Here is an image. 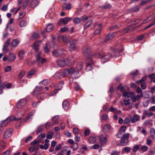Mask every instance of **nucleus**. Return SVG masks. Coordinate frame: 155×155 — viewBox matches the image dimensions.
Returning <instances> with one entry per match:
<instances>
[{
    "mask_svg": "<svg viewBox=\"0 0 155 155\" xmlns=\"http://www.w3.org/2000/svg\"><path fill=\"white\" fill-rule=\"evenodd\" d=\"M22 119L21 118H17L14 116H11L5 120L2 121L0 123V125L2 127L5 126L9 122L14 120H21Z\"/></svg>",
    "mask_w": 155,
    "mask_h": 155,
    "instance_id": "f257e3e1",
    "label": "nucleus"
},
{
    "mask_svg": "<svg viewBox=\"0 0 155 155\" xmlns=\"http://www.w3.org/2000/svg\"><path fill=\"white\" fill-rule=\"evenodd\" d=\"M130 136V134L129 133H127L123 135L121 138L119 145L121 146H125L127 145L129 142L128 139Z\"/></svg>",
    "mask_w": 155,
    "mask_h": 155,
    "instance_id": "f03ea898",
    "label": "nucleus"
},
{
    "mask_svg": "<svg viewBox=\"0 0 155 155\" xmlns=\"http://www.w3.org/2000/svg\"><path fill=\"white\" fill-rule=\"evenodd\" d=\"M85 70L87 71L91 70L94 66V63L91 58H87Z\"/></svg>",
    "mask_w": 155,
    "mask_h": 155,
    "instance_id": "7ed1b4c3",
    "label": "nucleus"
},
{
    "mask_svg": "<svg viewBox=\"0 0 155 155\" xmlns=\"http://www.w3.org/2000/svg\"><path fill=\"white\" fill-rule=\"evenodd\" d=\"M68 69V73L71 74L72 77L75 78H77L80 76L79 71H76L74 68L71 67Z\"/></svg>",
    "mask_w": 155,
    "mask_h": 155,
    "instance_id": "20e7f679",
    "label": "nucleus"
},
{
    "mask_svg": "<svg viewBox=\"0 0 155 155\" xmlns=\"http://www.w3.org/2000/svg\"><path fill=\"white\" fill-rule=\"evenodd\" d=\"M40 88L38 87L36 88L34 91L35 93H38V94L37 96V98L38 99L43 100L46 98L47 96V94L44 92H41V93H38L37 91H38Z\"/></svg>",
    "mask_w": 155,
    "mask_h": 155,
    "instance_id": "39448f33",
    "label": "nucleus"
},
{
    "mask_svg": "<svg viewBox=\"0 0 155 155\" xmlns=\"http://www.w3.org/2000/svg\"><path fill=\"white\" fill-rule=\"evenodd\" d=\"M99 142L102 145L106 144L108 141L107 135L105 134H101L99 137Z\"/></svg>",
    "mask_w": 155,
    "mask_h": 155,
    "instance_id": "423d86ee",
    "label": "nucleus"
},
{
    "mask_svg": "<svg viewBox=\"0 0 155 155\" xmlns=\"http://www.w3.org/2000/svg\"><path fill=\"white\" fill-rule=\"evenodd\" d=\"M65 50L64 49L54 50L52 52V55L56 57L62 56L64 54L63 52Z\"/></svg>",
    "mask_w": 155,
    "mask_h": 155,
    "instance_id": "0eeeda50",
    "label": "nucleus"
},
{
    "mask_svg": "<svg viewBox=\"0 0 155 155\" xmlns=\"http://www.w3.org/2000/svg\"><path fill=\"white\" fill-rule=\"evenodd\" d=\"M58 65L60 67L64 66L67 65L69 63V61L66 58L62 59H58L57 61Z\"/></svg>",
    "mask_w": 155,
    "mask_h": 155,
    "instance_id": "6e6552de",
    "label": "nucleus"
},
{
    "mask_svg": "<svg viewBox=\"0 0 155 155\" xmlns=\"http://www.w3.org/2000/svg\"><path fill=\"white\" fill-rule=\"evenodd\" d=\"M26 100L25 99H21L16 104V107L19 109L22 108L26 104Z\"/></svg>",
    "mask_w": 155,
    "mask_h": 155,
    "instance_id": "1a4fd4ad",
    "label": "nucleus"
},
{
    "mask_svg": "<svg viewBox=\"0 0 155 155\" xmlns=\"http://www.w3.org/2000/svg\"><path fill=\"white\" fill-rule=\"evenodd\" d=\"M72 19L71 18L65 17L63 18H61L58 22L59 25H61V23H63L64 25L67 24L69 22L71 21Z\"/></svg>",
    "mask_w": 155,
    "mask_h": 155,
    "instance_id": "9d476101",
    "label": "nucleus"
},
{
    "mask_svg": "<svg viewBox=\"0 0 155 155\" xmlns=\"http://www.w3.org/2000/svg\"><path fill=\"white\" fill-rule=\"evenodd\" d=\"M36 61L39 64H43L46 61V60L45 59L42 58L41 57L40 53H39L36 55Z\"/></svg>",
    "mask_w": 155,
    "mask_h": 155,
    "instance_id": "9b49d317",
    "label": "nucleus"
},
{
    "mask_svg": "<svg viewBox=\"0 0 155 155\" xmlns=\"http://www.w3.org/2000/svg\"><path fill=\"white\" fill-rule=\"evenodd\" d=\"M111 55L110 53L107 54H103L101 59V61L103 62H105L108 61L111 57Z\"/></svg>",
    "mask_w": 155,
    "mask_h": 155,
    "instance_id": "f8f14e48",
    "label": "nucleus"
},
{
    "mask_svg": "<svg viewBox=\"0 0 155 155\" xmlns=\"http://www.w3.org/2000/svg\"><path fill=\"white\" fill-rule=\"evenodd\" d=\"M12 131V130L11 128L7 129L5 132L3 136L4 138L5 139L8 138L11 135Z\"/></svg>",
    "mask_w": 155,
    "mask_h": 155,
    "instance_id": "ddd939ff",
    "label": "nucleus"
},
{
    "mask_svg": "<svg viewBox=\"0 0 155 155\" xmlns=\"http://www.w3.org/2000/svg\"><path fill=\"white\" fill-rule=\"evenodd\" d=\"M140 120V116L136 114H134L132 117L131 121V123H134L139 121Z\"/></svg>",
    "mask_w": 155,
    "mask_h": 155,
    "instance_id": "4468645a",
    "label": "nucleus"
},
{
    "mask_svg": "<svg viewBox=\"0 0 155 155\" xmlns=\"http://www.w3.org/2000/svg\"><path fill=\"white\" fill-rule=\"evenodd\" d=\"M135 93L134 92H127L126 91H124L123 94V96L125 97L129 98L132 97L134 96Z\"/></svg>",
    "mask_w": 155,
    "mask_h": 155,
    "instance_id": "2eb2a0df",
    "label": "nucleus"
},
{
    "mask_svg": "<svg viewBox=\"0 0 155 155\" xmlns=\"http://www.w3.org/2000/svg\"><path fill=\"white\" fill-rule=\"evenodd\" d=\"M64 84V82L61 81L59 82L58 84H56L54 85V89L56 90H61L63 87Z\"/></svg>",
    "mask_w": 155,
    "mask_h": 155,
    "instance_id": "dca6fc26",
    "label": "nucleus"
},
{
    "mask_svg": "<svg viewBox=\"0 0 155 155\" xmlns=\"http://www.w3.org/2000/svg\"><path fill=\"white\" fill-rule=\"evenodd\" d=\"M35 110H32L27 115L26 118L25 119V122H27L30 121L31 119V117L35 113Z\"/></svg>",
    "mask_w": 155,
    "mask_h": 155,
    "instance_id": "f3484780",
    "label": "nucleus"
},
{
    "mask_svg": "<svg viewBox=\"0 0 155 155\" xmlns=\"http://www.w3.org/2000/svg\"><path fill=\"white\" fill-rule=\"evenodd\" d=\"M111 129V127L109 124H106L103 127L102 131L105 133L109 132Z\"/></svg>",
    "mask_w": 155,
    "mask_h": 155,
    "instance_id": "a211bd4d",
    "label": "nucleus"
},
{
    "mask_svg": "<svg viewBox=\"0 0 155 155\" xmlns=\"http://www.w3.org/2000/svg\"><path fill=\"white\" fill-rule=\"evenodd\" d=\"M39 3V2L37 0H32L30 2V6L34 8L38 5Z\"/></svg>",
    "mask_w": 155,
    "mask_h": 155,
    "instance_id": "6ab92c4d",
    "label": "nucleus"
},
{
    "mask_svg": "<svg viewBox=\"0 0 155 155\" xmlns=\"http://www.w3.org/2000/svg\"><path fill=\"white\" fill-rule=\"evenodd\" d=\"M116 33L114 32L112 34H109L107 35L106 38L105 40V42H107L108 41L112 39L116 35Z\"/></svg>",
    "mask_w": 155,
    "mask_h": 155,
    "instance_id": "aec40b11",
    "label": "nucleus"
},
{
    "mask_svg": "<svg viewBox=\"0 0 155 155\" xmlns=\"http://www.w3.org/2000/svg\"><path fill=\"white\" fill-rule=\"evenodd\" d=\"M42 41L41 40H39L35 41L34 44V49L35 51H37L38 50V47L41 43Z\"/></svg>",
    "mask_w": 155,
    "mask_h": 155,
    "instance_id": "412c9836",
    "label": "nucleus"
},
{
    "mask_svg": "<svg viewBox=\"0 0 155 155\" xmlns=\"http://www.w3.org/2000/svg\"><path fill=\"white\" fill-rule=\"evenodd\" d=\"M90 50L89 48H85L84 49L83 51V54L84 55L86 56L87 58H89L90 55Z\"/></svg>",
    "mask_w": 155,
    "mask_h": 155,
    "instance_id": "4be33fe9",
    "label": "nucleus"
},
{
    "mask_svg": "<svg viewBox=\"0 0 155 155\" xmlns=\"http://www.w3.org/2000/svg\"><path fill=\"white\" fill-rule=\"evenodd\" d=\"M76 48V46L75 44L73 41H71L70 42V45L69 48V50L70 51H73L75 50Z\"/></svg>",
    "mask_w": 155,
    "mask_h": 155,
    "instance_id": "5701e85b",
    "label": "nucleus"
},
{
    "mask_svg": "<svg viewBox=\"0 0 155 155\" xmlns=\"http://www.w3.org/2000/svg\"><path fill=\"white\" fill-rule=\"evenodd\" d=\"M71 4L69 3L68 4L64 3L62 6V8L64 10H69L71 8Z\"/></svg>",
    "mask_w": 155,
    "mask_h": 155,
    "instance_id": "b1692460",
    "label": "nucleus"
},
{
    "mask_svg": "<svg viewBox=\"0 0 155 155\" xmlns=\"http://www.w3.org/2000/svg\"><path fill=\"white\" fill-rule=\"evenodd\" d=\"M16 58V56L14 54L11 53L9 54L7 60L9 62L14 61Z\"/></svg>",
    "mask_w": 155,
    "mask_h": 155,
    "instance_id": "393cba45",
    "label": "nucleus"
},
{
    "mask_svg": "<svg viewBox=\"0 0 155 155\" xmlns=\"http://www.w3.org/2000/svg\"><path fill=\"white\" fill-rule=\"evenodd\" d=\"M69 102L67 101H64L62 103V107L63 109L65 110H67L69 108Z\"/></svg>",
    "mask_w": 155,
    "mask_h": 155,
    "instance_id": "a878e982",
    "label": "nucleus"
},
{
    "mask_svg": "<svg viewBox=\"0 0 155 155\" xmlns=\"http://www.w3.org/2000/svg\"><path fill=\"white\" fill-rule=\"evenodd\" d=\"M59 119V117L58 116H55L52 118L53 122L51 124V126H54L57 124L58 122V120Z\"/></svg>",
    "mask_w": 155,
    "mask_h": 155,
    "instance_id": "bb28decb",
    "label": "nucleus"
},
{
    "mask_svg": "<svg viewBox=\"0 0 155 155\" xmlns=\"http://www.w3.org/2000/svg\"><path fill=\"white\" fill-rule=\"evenodd\" d=\"M54 26L52 24H49L46 27V31L47 32H50L53 29Z\"/></svg>",
    "mask_w": 155,
    "mask_h": 155,
    "instance_id": "cd10ccee",
    "label": "nucleus"
},
{
    "mask_svg": "<svg viewBox=\"0 0 155 155\" xmlns=\"http://www.w3.org/2000/svg\"><path fill=\"white\" fill-rule=\"evenodd\" d=\"M19 42L20 41L18 40L17 39H14L12 42V46L13 47H15L18 46Z\"/></svg>",
    "mask_w": 155,
    "mask_h": 155,
    "instance_id": "c85d7f7f",
    "label": "nucleus"
},
{
    "mask_svg": "<svg viewBox=\"0 0 155 155\" xmlns=\"http://www.w3.org/2000/svg\"><path fill=\"white\" fill-rule=\"evenodd\" d=\"M96 140V138L95 136H91L88 139V141L91 143H94Z\"/></svg>",
    "mask_w": 155,
    "mask_h": 155,
    "instance_id": "c756f323",
    "label": "nucleus"
},
{
    "mask_svg": "<svg viewBox=\"0 0 155 155\" xmlns=\"http://www.w3.org/2000/svg\"><path fill=\"white\" fill-rule=\"evenodd\" d=\"M102 28V25L101 24H99L98 28L96 29V31L94 32V35H96L100 34L101 32V31Z\"/></svg>",
    "mask_w": 155,
    "mask_h": 155,
    "instance_id": "7c9ffc66",
    "label": "nucleus"
},
{
    "mask_svg": "<svg viewBox=\"0 0 155 155\" xmlns=\"http://www.w3.org/2000/svg\"><path fill=\"white\" fill-rule=\"evenodd\" d=\"M154 19H155V18H154L153 17L151 16L150 15L148 17H147L146 19L144 20L142 23L143 24H144L146 23H147L150 21H151V20H153V21H154Z\"/></svg>",
    "mask_w": 155,
    "mask_h": 155,
    "instance_id": "2f4dec72",
    "label": "nucleus"
},
{
    "mask_svg": "<svg viewBox=\"0 0 155 155\" xmlns=\"http://www.w3.org/2000/svg\"><path fill=\"white\" fill-rule=\"evenodd\" d=\"M92 22V20H90L86 23L84 25V28L85 29L89 28L91 25Z\"/></svg>",
    "mask_w": 155,
    "mask_h": 155,
    "instance_id": "473e14b6",
    "label": "nucleus"
},
{
    "mask_svg": "<svg viewBox=\"0 0 155 155\" xmlns=\"http://www.w3.org/2000/svg\"><path fill=\"white\" fill-rule=\"evenodd\" d=\"M77 71H79L81 70L83 67V63L82 62L78 63L77 65Z\"/></svg>",
    "mask_w": 155,
    "mask_h": 155,
    "instance_id": "72a5a7b5",
    "label": "nucleus"
},
{
    "mask_svg": "<svg viewBox=\"0 0 155 155\" xmlns=\"http://www.w3.org/2000/svg\"><path fill=\"white\" fill-rule=\"evenodd\" d=\"M129 10L130 12H139L140 10L139 8L137 6L136 7H134L132 8H130L129 9Z\"/></svg>",
    "mask_w": 155,
    "mask_h": 155,
    "instance_id": "f704fd0d",
    "label": "nucleus"
},
{
    "mask_svg": "<svg viewBox=\"0 0 155 155\" xmlns=\"http://www.w3.org/2000/svg\"><path fill=\"white\" fill-rule=\"evenodd\" d=\"M150 134L153 139H155V130L153 128H151L150 130Z\"/></svg>",
    "mask_w": 155,
    "mask_h": 155,
    "instance_id": "c9c22d12",
    "label": "nucleus"
},
{
    "mask_svg": "<svg viewBox=\"0 0 155 155\" xmlns=\"http://www.w3.org/2000/svg\"><path fill=\"white\" fill-rule=\"evenodd\" d=\"M140 96L137 95L135 96H133L131 97V100L133 102H135L137 101H139L140 99Z\"/></svg>",
    "mask_w": 155,
    "mask_h": 155,
    "instance_id": "e433bc0d",
    "label": "nucleus"
},
{
    "mask_svg": "<svg viewBox=\"0 0 155 155\" xmlns=\"http://www.w3.org/2000/svg\"><path fill=\"white\" fill-rule=\"evenodd\" d=\"M25 54V52L24 50H21L18 52V55L20 60H21L23 58V55Z\"/></svg>",
    "mask_w": 155,
    "mask_h": 155,
    "instance_id": "4c0bfd02",
    "label": "nucleus"
},
{
    "mask_svg": "<svg viewBox=\"0 0 155 155\" xmlns=\"http://www.w3.org/2000/svg\"><path fill=\"white\" fill-rule=\"evenodd\" d=\"M27 25V22L26 20H22L19 23V26L21 27H25Z\"/></svg>",
    "mask_w": 155,
    "mask_h": 155,
    "instance_id": "58836bf2",
    "label": "nucleus"
},
{
    "mask_svg": "<svg viewBox=\"0 0 155 155\" xmlns=\"http://www.w3.org/2000/svg\"><path fill=\"white\" fill-rule=\"evenodd\" d=\"M39 37V34L37 33H33L31 36L30 39L33 40L37 39Z\"/></svg>",
    "mask_w": 155,
    "mask_h": 155,
    "instance_id": "ea45409f",
    "label": "nucleus"
},
{
    "mask_svg": "<svg viewBox=\"0 0 155 155\" xmlns=\"http://www.w3.org/2000/svg\"><path fill=\"white\" fill-rule=\"evenodd\" d=\"M62 77L61 72L56 73L54 75V78L57 79L61 78Z\"/></svg>",
    "mask_w": 155,
    "mask_h": 155,
    "instance_id": "a19ab883",
    "label": "nucleus"
},
{
    "mask_svg": "<svg viewBox=\"0 0 155 155\" xmlns=\"http://www.w3.org/2000/svg\"><path fill=\"white\" fill-rule=\"evenodd\" d=\"M25 71L24 70L21 71L18 75V78L19 79H21L25 74Z\"/></svg>",
    "mask_w": 155,
    "mask_h": 155,
    "instance_id": "79ce46f5",
    "label": "nucleus"
},
{
    "mask_svg": "<svg viewBox=\"0 0 155 155\" xmlns=\"http://www.w3.org/2000/svg\"><path fill=\"white\" fill-rule=\"evenodd\" d=\"M73 21L75 24H78L81 22V20L80 18L78 17H76L73 19Z\"/></svg>",
    "mask_w": 155,
    "mask_h": 155,
    "instance_id": "37998d69",
    "label": "nucleus"
},
{
    "mask_svg": "<svg viewBox=\"0 0 155 155\" xmlns=\"http://www.w3.org/2000/svg\"><path fill=\"white\" fill-rule=\"evenodd\" d=\"M50 81L49 80L45 79L43 80L42 81L40 82V84H41L43 85H45L48 84Z\"/></svg>",
    "mask_w": 155,
    "mask_h": 155,
    "instance_id": "c03bdc74",
    "label": "nucleus"
},
{
    "mask_svg": "<svg viewBox=\"0 0 155 155\" xmlns=\"http://www.w3.org/2000/svg\"><path fill=\"white\" fill-rule=\"evenodd\" d=\"M48 145H49V143H45L44 145H40V147L41 149L47 150L48 148Z\"/></svg>",
    "mask_w": 155,
    "mask_h": 155,
    "instance_id": "a18cd8bd",
    "label": "nucleus"
},
{
    "mask_svg": "<svg viewBox=\"0 0 155 155\" xmlns=\"http://www.w3.org/2000/svg\"><path fill=\"white\" fill-rule=\"evenodd\" d=\"M69 74L68 69H65L62 72H61L62 76L63 77H66Z\"/></svg>",
    "mask_w": 155,
    "mask_h": 155,
    "instance_id": "49530a36",
    "label": "nucleus"
},
{
    "mask_svg": "<svg viewBox=\"0 0 155 155\" xmlns=\"http://www.w3.org/2000/svg\"><path fill=\"white\" fill-rule=\"evenodd\" d=\"M103 54L102 53L98 52L96 53L94 55V56L97 58H102Z\"/></svg>",
    "mask_w": 155,
    "mask_h": 155,
    "instance_id": "de8ad7c7",
    "label": "nucleus"
},
{
    "mask_svg": "<svg viewBox=\"0 0 155 155\" xmlns=\"http://www.w3.org/2000/svg\"><path fill=\"white\" fill-rule=\"evenodd\" d=\"M140 146L138 145H135L133 148V151L134 152H136L139 148Z\"/></svg>",
    "mask_w": 155,
    "mask_h": 155,
    "instance_id": "09e8293b",
    "label": "nucleus"
},
{
    "mask_svg": "<svg viewBox=\"0 0 155 155\" xmlns=\"http://www.w3.org/2000/svg\"><path fill=\"white\" fill-rule=\"evenodd\" d=\"M88 17L86 15H83L80 18L81 21H82L84 22L86 21L88 19Z\"/></svg>",
    "mask_w": 155,
    "mask_h": 155,
    "instance_id": "8fccbe9b",
    "label": "nucleus"
},
{
    "mask_svg": "<svg viewBox=\"0 0 155 155\" xmlns=\"http://www.w3.org/2000/svg\"><path fill=\"white\" fill-rule=\"evenodd\" d=\"M35 73V71L33 70L32 69L27 74L28 76H30L34 74Z\"/></svg>",
    "mask_w": 155,
    "mask_h": 155,
    "instance_id": "3c124183",
    "label": "nucleus"
},
{
    "mask_svg": "<svg viewBox=\"0 0 155 155\" xmlns=\"http://www.w3.org/2000/svg\"><path fill=\"white\" fill-rule=\"evenodd\" d=\"M131 27V26H128L127 28L124 29L123 30V32L124 33H126L129 31H131L133 30V29H131L130 28Z\"/></svg>",
    "mask_w": 155,
    "mask_h": 155,
    "instance_id": "603ef678",
    "label": "nucleus"
},
{
    "mask_svg": "<svg viewBox=\"0 0 155 155\" xmlns=\"http://www.w3.org/2000/svg\"><path fill=\"white\" fill-rule=\"evenodd\" d=\"M25 15V12H23L20 13L19 14V16L18 18V19H21L23 18Z\"/></svg>",
    "mask_w": 155,
    "mask_h": 155,
    "instance_id": "864d4df0",
    "label": "nucleus"
},
{
    "mask_svg": "<svg viewBox=\"0 0 155 155\" xmlns=\"http://www.w3.org/2000/svg\"><path fill=\"white\" fill-rule=\"evenodd\" d=\"M53 135L54 134L53 132H51L50 133H49L47 135L46 138L48 139H51L52 138Z\"/></svg>",
    "mask_w": 155,
    "mask_h": 155,
    "instance_id": "5fc2aeb1",
    "label": "nucleus"
},
{
    "mask_svg": "<svg viewBox=\"0 0 155 155\" xmlns=\"http://www.w3.org/2000/svg\"><path fill=\"white\" fill-rule=\"evenodd\" d=\"M124 104L126 106H127L129 105L130 103V99L125 100H123Z\"/></svg>",
    "mask_w": 155,
    "mask_h": 155,
    "instance_id": "6e6d98bb",
    "label": "nucleus"
},
{
    "mask_svg": "<svg viewBox=\"0 0 155 155\" xmlns=\"http://www.w3.org/2000/svg\"><path fill=\"white\" fill-rule=\"evenodd\" d=\"M29 0H25L23 2V9H24L26 7L28 4V2Z\"/></svg>",
    "mask_w": 155,
    "mask_h": 155,
    "instance_id": "4d7b16f0",
    "label": "nucleus"
},
{
    "mask_svg": "<svg viewBox=\"0 0 155 155\" xmlns=\"http://www.w3.org/2000/svg\"><path fill=\"white\" fill-rule=\"evenodd\" d=\"M146 77H143L140 80L136 81V83H142L143 82L146 81Z\"/></svg>",
    "mask_w": 155,
    "mask_h": 155,
    "instance_id": "13d9d810",
    "label": "nucleus"
},
{
    "mask_svg": "<svg viewBox=\"0 0 155 155\" xmlns=\"http://www.w3.org/2000/svg\"><path fill=\"white\" fill-rule=\"evenodd\" d=\"M150 1L149 0H142L141 1L140 3V6L145 5L146 4Z\"/></svg>",
    "mask_w": 155,
    "mask_h": 155,
    "instance_id": "bf43d9fd",
    "label": "nucleus"
},
{
    "mask_svg": "<svg viewBox=\"0 0 155 155\" xmlns=\"http://www.w3.org/2000/svg\"><path fill=\"white\" fill-rule=\"evenodd\" d=\"M73 133L75 134H77L79 133V129L77 127L74 128L73 130Z\"/></svg>",
    "mask_w": 155,
    "mask_h": 155,
    "instance_id": "052dcab7",
    "label": "nucleus"
},
{
    "mask_svg": "<svg viewBox=\"0 0 155 155\" xmlns=\"http://www.w3.org/2000/svg\"><path fill=\"white\" fill-rule=\"evenodd\" d=\"M68 30V28L66 27H64L60 29V31L61 32H64Z\"/></svg>",
    "mask_w": 155,
    "mask_h": 155,
    "instance_id": "680f3d73",
    "label": "nucleus"
},
{
    "mask_svg": "<svg viewBox=\"0 0 155 155\" xmlns=\"http://www.w3.org/2000/svg\"><path fill=\"white\" fill-rule=\"evenodd\" d=\"M110 110L112 112H113L114 113H117V109L113 107H111L110 108Z\"/></svg>",
    "mask_w": 155,
    "mask_h": 155,
    "instance_id": "e2e57ef3",
    "label": "nucleus"
},
{
    "mask_svg": "<svg viewBox=\"0 0 155 155\" xmlns=\"http://www.w3.org/2000/svg\"><path fill=\"white\" fill-rule=\"evenodd\" d=\"M11 69V67L10 66H6L5 68V72H7L9 71Z\"/></svg>",
    "mask_w": 155,
    "mask_h": 155,
    "instance_id": "0e129e2a",
    "label": "nucleus"
},
{
    "mask_svg": "<svg viewBox=\"0 0 155 155\" xmlns=\"http://www.w3.org/2000/svg\"><path fill=\"white\" fill-rule=\"evenodd\" d=\"M7 45H4L2 50L5 53H7L9 51V49L7 48Z\"/></svg>",
    "mask_w": 155,
    "mask_h": 155,
    "instance_id": "69168bd1",
    "label": "nucleus"
},
{
    "mask_svg": "<svg viewBox=\"0 0 155 155\" xmlns=\"http://www.w3.org/2000/svg\"><path fill=\"white\" fill-rule=\"evenodd\" d=\"M148 149V147L146 146H142L141 148V149L143 152H145L147 151Z\"/></svg>",
    "mask_w": 155,
    "mask_h": 155,
    "instance_id": "338daca9",
    "label": "nucleus"
},
{
    "mask_svg": "<svg viewBox=\"0 0 155 155\" xmlns=\"http://www.w3.org/2000/svg\"><path fill=\"white\" fill-rule=\"evenodd\" d=\"M155 153V150L154 149H151L148 152L147 155H153Z\"/></svg>",
    "mask_w": 155,
    "mask_h": 155,
    "instance_id": "774afa93",
    "label": "nucleus"
}]
</instances>
